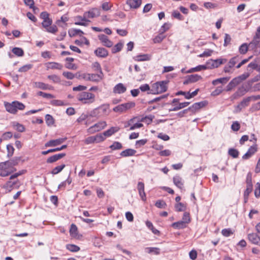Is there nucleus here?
Instances as JSON below:
<instances>
[{"instance_id":"1","label":"nucleus","mask_w":260,"mask_h":260,"mask_svg":"<svg viewBox=\"0 0 260 260\" xmlns=\"http://www.w3.org/2000/svg\"><path fill=\"white\" fill-rule=\"evenodd\" d=\"M4 105L7 112L14 114L17 113L18 110H22L25 108L24 105L18 101H14L11 103L5 102Z\"/></svg>"},{"instance_id":"2","label":"nucleus","mask_w":260,"mask_h":260,"mask_svg":"<svg viewBox=\"0 0 260 260\" xmlns=\"http://www.w3.org/2000/svg\"><path fill=\"white\" fill-rule=\"evenodd\" d=\"M78 100L83 104H91L95 101V95L94 94L83 91L78 95Z\"/></svg>"},{"instance_id":"3","label":"nucleus","mask_w":260,"mask_h":260,"mask_svg":"<svg viewBox=\"0 0 260 260\" xmlns=\"http://www.w3.org/2000/svg\"><path fill=\"white\" fill-rule=\"evenodd\" d=\"M168 82V81H163L153 84L151 89V92L154 94H158L165 92L167 89Z\"/></svg>"},{"instance_id":"4","label":"nucleus","mask_w":260,"mask_h":260,"mask_svg":"<svg viewBox=\"0 0 260 260\" xmlns=\"http://www.w3.org/2000/svg\"><path fill=\"white\" fill-rule=\"evenodd\" d=\"M109 105H103L98 108L94 109L90 114L92 117H100L104 115H108L109 112Z\"/></svg>"},{"instance_id":"5","label":"nucleus","mask_w":260,"mask_h":260,"mask_svg":"<svg viewBox=\"0 0 260 260\" xmlns=\"http://www.w3.org/2000/svg\"><path fill=\"white\" fill-rule=\"evenodd\" d=\"M107 126V123L105 121H101L97 123L94 124L93 125L90 126L88 129L87 132L89 134H93L95 132H99L104 129Z\"/></svg>"},{"instance_id":"6","label":"nucleus","mask_w":260,"mask_h":260,"mask_svg":"<svg viewBox=\"0 0 260 260\" xmlns=\"http://www.w3.org/2000/svg\"><path fill=\"white\" fill-rule=\"evenodd\" d=\"M99 39L101 41L103 45L110 48L113 46V42L110 40L108 37L104 34H100L98 36Z\"/></svg>"},{"instance_id":"7","label":"nucleus","mask_w":260,"mask_h":260,"mask_svg":"<svg viewBox=\"0 0 260 260\" xmlns=\"http://www.w3.org/2000/svg\"><path fill=\"white\" fill-rule=\"evenodd\" d=\"M66 140L67 138H61L55 140H51L45 144V147H55L62 144Z\"/></svg>"},{"instance_id":"8","label":"nucleus","mask_w":260,"mask_h":260,"mask_svg":"<svg viewBox=\"0 0 260 260\" xmlns=\"http://www.w3.org/2000/svg\"><path fill=\"white\" fill-rule=\"evenodd\" d=\"M247 90L244 86L239 88L236 92H235L231 96V99L232 101L238 99L240 97L244 95L247 92Z\"/></svg>"},{"instance_id":"9","label":"nucleus","mask_w":260,"mask_h":260,"mask_svg":"<svg viewBox=\"0 0 260 260\" xmlns=\"http://www.w3.org/2000/svg\"><path fill=\"white\" fill-rule=\"evenodd\" d=\"M202 79V77L198 74H193L186 77V79L184 81L183 84L187 85L189 83H194Z\"/></svg>"},{"instance_id":"10","label":"nucleus","mask_w":260,"mask_h":260,"mask_svg":"<svg viewBox=\"0 0 260 260\" xmlns=\"http://www.w3.org/2000/svg\"><path fill=\"white\" fill-rule=\"evenodd\" d=\"M207 104L206 101H202L193 104L191 106L189 107V109L192 113H195L201 108L205 107Z\"/></svg>"},{"instance_id":"11","label":"nucleus","mask_w":260,"mask_h":260,"mask_svg":"<svg viewBox=\"0 0 260 260\" xmlns=\"http://www.w3.org/2000/svg\"><path fill=\"white\" fill-rule=\"evenodd\" d=\"M100 12L99 9L94 8L88 12H85L84 13V17L88 18H93L100 16Z\"/></svg>"},{"instance_id":"12","label":"nucleus","mask_w":260,"mask_h":260,"mask_svg":"<svg viewBox=\"0 0 260 260\" xmlns=\"http://www.w3.org/2000/svg\"><path fill=\"white\" fill-rule=\"evenodd\" d=\"M137 189L142 200L145 201L146 197L144 191V184L142 182H139L137 185Z\"/></svg>"},{"instance_id":"13","label":"nucleus","mask_w":260,"mask_h":260,"mask_svg":"<svg viewBox=\"0 0 260 260\" xmlns=\"http://www.w3.org/2000/svg\"><path fill=\"white\" fill-rule=\"evenodd\" d=\"M248 239L252 243L255 245H260V237L257 234H249Z\"/></svg>"},{"instance_id":"14","label":"nucleus","mask_w":260,"mask_h":260,"mask_svg":"<svg viewBox=\"0 0 260 260\" xmlns=\"http://www.w3.org/2000/svg\"><path fill=\"white\" fill-rule=\"evenodd\" d=\"M94 53L97 56L102 58H105L108 55V50L102 47L98 48L94 51Z\"/></svg>"},{"instance_id":"15","label":"nucleus","mask_w":260,"mask_h":260,"mask_svg":"<svg viewBox=\"0 0 260 260\" xmlns=\"http://www.w3.org/2000/svg\"><path fill=\"white\" fill-rule=\"evenodd\" d=\"M257 151L256 145L251 146L247 151V152L242 156L244 159L249 158L253 154Z\"/></svg>"},{"instance_id":"16","label":"nucleus","mask_w":260,"mask_h":260,"mask_svg":"<svg viewBox=\"0 0 260 260\" xmlns=\"http://www.w3.org/2000/svg\"><path fill=\"white\" fill-rule=\"evenodd\" d=\"M66 155V153H62L60 154L53 155L49 157H48L46 160V162L49 164L53 163L57 160L62 158Z\"/></svg>"},{"instance_id":"17","label":"nucleus","mask_w":260,"mask_h":260,"mask_svg":"<svg viewBox=\"0 0 260 260\" xmlns=\"http://www.w3.org/2000/svg\"><path fill=\"white\" fill-rule=\"evenodd\" d=\"M34 86L36 88L43 90L52 89L53 87L41 82H36L34 83Z\"/></svg>"},{"instance_id":"18","label":"nucleus","mask_w":260,"mask_h":260,"mask_svg":"<svg viewBox=\"0 0 260 260\" xmlns=\"http://www.w3.org/2000/svg\"><path fill=\"white\" fill-rule=\"evenodd\" d=\"M126 88L122 83H118L113 88V92L121 94L125 92Z\"/></svg>"},{"instance_id":"19","label":"nucleus","mask_w":260,"mask_h":260,"mask_svg":"<svg viewBox=\"0 0 260 260\" xmlns=\"http://www.w3.org/2000/svg\"><path fill=\"white\" fill-rule=\"evenodd\" d=\"M142 4V0H127L126 4L128 5L131 8L137 9Z\"/></svg>"},{"instance_id":"20","label":"nucleus","mask_w":260,"mask_h":260,"mask_svg":"<svg viewBox=\"0 0 260 260\" xmlns=\"http://www.w3.org/2000/svg\"><path fill=\"white\" fill-rule=\"evenodd\" d=\"M46 67L47 69L61 70L63 66L61 64L58 62H49L46 63Z\"/></svg>"},{"instance_id":"21","label":"nucleus","mask_w":260,"mask_h":260,"mask_svg":"<svg viewBox=\"0 0 260 260\" xmlns=\"http://www.w3.org/2000/svg\"><path fill=\"white\" fill-rule=\"evenodd\" d=\"M227 60L226 59L218 58L215 60H211L212 62L211 66L213 68H218L220 64H223L226 62Z\"/></svg>"},{"instance_id":"22","label":"nucleus","mask_w":260,"mask_h":260,"mask_svg":"<svg viewBox=\"0 0 260 260\" xmlns=\"http://www.w3.org/2000/svg\"><path fill=\"white\" fill-rule=\"evenodd\" d=\"M190 104L189 102H183V103H179L177 105H175V106L174 108H173L172 109H169V111H178L180 109H181L184 107H187L188 105H189Z\"/></svg>"},{"instance_id":"23","label":"nucleus","mask_w":260,"mask_h":260,"mask_svg":"<svg viewBox=\"0 0 260 260\" xmlns=\"http://www.w3.org/2000/svg\"><path fill=\"white\" fill-rule=\"evenodd\" d=\"M103 74H89L90 79L89 81L98 82L102 79Z\"/></svg>"},{"instance_id":"24","label":"nucleus","mask_w":260,"mask_h":260,"mask_svg":"<svg viewBox=\"0 0 260 260\" xmlns=\"http://www.w3.org/2000/svg\"><path fill=\"white\" fill-rule=\"evenodd\" d=\"M136 153V150L133 149H127L120 153V155L123 157L133 156Z\"/></svg>"},{"instance_id":"25","label":"nucleus","mask_w":260,"mask_h":260,"mask_svg":"<svg viewBox=\"0 0 260 260\" xmlns=\"http://www.w3.org/2000/svg\"><path fill=\"white\" fill-rule=\"evenodd\" d=\"M119 129L118 127H112L103 133L104 136H105V137H110L115 133L117 132Z\"/></svg>"},{"instance_id":"26","label":"nucleus","mask_w":260,"mask_h":260,"mask_svg":"<svg viewBox=\"0 0 260 260\" xmlns=\"http://www.w3.org/2000/svg\"><path fill=\"white\" fill-rule=\"evenodd\" d=\"M174 184L179 188L182 189L183 187V183L182 181V178L179 176H176L173 178Z\"/></svg>"},{"instance_id":"27","label":"nucleus","mask_w":260,"mask_h":260,"mask_svg":"<svg viewBox=\"0 0 260 260\" xmlns=\"http://www.w3.org/2000/svg\"><path fill=\"white\" fill-rule=\"evenodd\" d=\"M172 226L177 229H182L186 228V224L182 220L178 222H174L172 224Z\"/></svg>"},{"instance_id":"28","label":"nucleus","mask_w":260,"mask_h":260,"mask_svg":"<svg viewBox=\"0 0 260 260\" xmlns=\"http://www.w3.org/2000/svg\"><path fill=\"white\" fill-rule=\"evenodd\" d=\"M230 80V77H223L218 78L212 81V83L213 85H216L218 84H225Z\"/></svg>"},{"instance_id":"29","label":"nucleus","mask_w":260,"mask_h":260,"mask_svg":"<svg viewBox=\"0 0 260 260\" xmlns=\"http://www.w3.org/2000/svg\"><path fill=\"white\" fill-rule=\"evenodd\" d=\"M251 100V98H250V96L244 99L238 105V108L241 109L242 108L247 106L249 105V102H250Z\"/></svg>"},{"instance_id":"30","label":"nucleus","mask_w":260,"mask_h":260,"mask_svg":"<svg viewBox=\"0 0 260 260\" xmlns=\"http://www.w3.org/2000/svg\"><path fill=\"white\" fill-rule=\"evenodd\" d=\"M259 42V41H257L256 39H253V40L248 45V48L253 50L256 53V51L257 49V45Z\"/></svg>"},{"instance_id":"31","label":"nucleus","mask_w":260,"mask_h":260,"mask_svg":"<svg viewBox=\"0 0 260 260\" xmlns=\"http://www.w3.org/2000/svg\"><path fill=\"white\" fill-rule=\"evenodd\" d=\"M145 251L148 253H153L158 255L160 253V249L157 247H146Z\"/></svg>"},{"instance_id":"32","label":"nucleus","mask_w":260,"mask_h":260,"mask_svg":"<svg viewBox=\"0 0 260 260\" xmlns=\"http://www.w3.org/2000/svg\"><path fill=\"white\" fill-rule=\"evenodd\" d=\"M207 67L206 65H199L195 68H192L189 70L187 73H190L195 72H199L201 70H206Z\"/></svg>"},{"instance_id":"33","label":"nucleus","mask_w":260,"mask_h":260,"mask_svg":"<svg viewBox=\"0 0 260 260\" xmlns=\"http://www.w3.org/2000/svg\"><path fill=\"white\" fill-rule=\"evenodd\" d=\"M253 185H246V189L244 193V197L245 199V202H247L249 194L252 190Z\"/></svg>"},{"instance_id":"34","label":"nucleus","mask_w":260,"mask_h":260,"mask_svg":"<svg viewBox=\"0 0 260 260\" xmlns=\"http://www.w3.org/2000/svg\"><path fill=\"white\" fill-rule=\"evenodd\" d=\"M76 78L78 79H83L85 81H89L90 79L89 74L88 73H76Z\"/></svg>"},{"instance_id":"35","label":"nucleus","mask_w":260,"mask_h":260,"mask_svg":"<svg viewBox=\"0 0 260 260\" xmlns=\"http://www.w3.org/2000/svg\"><path fill=\"white\" fill-rule=\"evenodd\" d=\"M136 61H145L149 60V58L147 54L139 55L134 57Z\"/></svg>"},{"instance_id":"36","label":"nucleus","mask_w":260,"mask_h":260,"mask_svg":"<svg viewBox=\"0 0 260 260\" xmlns=\"http://www.w3.org/2000/svg\"><path fill=\"white\" fill-rule=\"evenodd\" d=\"M248 50V44L247 43H243L239 47V52L241 54H245L247 53Z\"/></svg>"},{"instance_id":"37","label":"nucleus","mask_w":260,"mask_h":260,"mask_svg":"<svg viewBox=\"0 0 260 260\" xmlns=\"http://www.w3.org/2000/svg\"><path fill=\"white\" fill-rule=\"evenodd\" d=\"M66 165L62 164L60 166H58L55 167L51 171V174L53 175H56L60 172L65 167Z\"/></svg>"},{"instance_id":"38","label":"nucleus","mask_w":260,"mask_h":260,"mask_svg":"<svg viewBox=\"0 0 260 260\" xmlns=\"http://www.w3.org/2000/svg\"><path fill=\"white\" fill-rule=\"evenodd\" d=\"M165 38V35H164L162 32H159V34L153 39V42L154 43H159Z\"/></svg>"},{"instance_id":"39","label":"nucleus","mask_w":260,"mask_h":260,"mask_svg":"<svg viewBox=\"0 0 260 260\" xmlns=\"http://www.w3.org/2000/svg\"><path fill=\"white\" fill-rule=\"evenodd\" d=\"M47 78L55 83H59L61 82L60 77L56 75H49L47 76Z\"/></svg>"},{"instance_id":"40","label":"nucleus","mask_w":260,"mask_h":260,"mask_svg":"<svg viewBox=\"0 0 260 260\" xmlns=\"http://www.w3.org/2000/svg\"><path fill=\"white\" fill-rule=\"evenodd\" d=\"M12 51L18 56H22L24 55L23 50L20 48L15 47L12 49Z\"/></svg>"},{"instance_id":"41","label":"nucleus","mask_w":260,"mask_h":260,"mask_svg":"<svg viewBox=\"0 0 260 260\" xmlns=\"http://www.w3.org/2000/svg\"><path fill=\"white\" fill-rule=\"evenodd\" d=\"M123 44L121 42H119L116 44L113 48L112 49V52L113 53H116L118 52H119L122 48Z\"/></svg>"},{"instance_id":"42","label":"nucleus","mask_w":260,"mask_h":260,"mask_svg":"<svg viewBox=\"0 0 260 260\" xmlns=\"http://www.w3.org/2000/svg\"><path fill=\"white\" fill-rule=\"evenodd\" d=\"M66 248L68 250L72 252H77L80 250V247L74 244H67Z\"/></svg>"},{"instance_id":"43","label":"nucleus","mask_w":260,"mask_h":260,"mask_svg":"<svg viewBox=\"0 0 260 260\" xmlns=\"http://www.w3.org/2000/svg\"><path fill=\"white\" fill-rule=\"evenodd\" d=\"M18 182V180L12 182L11 181H8L4 185V187L7 189H9V191H11L13 186L17 184Z\"/></svg>"},{"instance_id":"44","label":"nucleus","mask_w":260,"mask_h":260,"mask_svg":"<svg viewBox=\"0 0 260 260\" xmlns=\"http://www.w3.org/2000/svg\"><path fill=\"white\" fill-rule=\"evenodd\" d=\"M123 106V109L124 112L127 110L134 107L135 106V103L133 102H130L122 104Z\"/></svg>"},{"instance_id":"45","label":"nucleus","mask_w":260,"mask_h":260,"mask_svg":"<svg viewBox=\"0 0 260 260\" xmlns=\"http://www.w3.org/2000/svg\"><path fill=\"white\" fill-rule=\"evenodd\" d=\"M79 32L84 34V32L81 30L78 29H69L68 31L69 35L71 37H73L76 35H78Z\"/></svg>"},{"instance_id":"46","label":"nucleus","mask_w":260,"mask_h":260,"mask_svg":"<svg viewBox=\"0 0 260 260\" xmlns=\"http://www.w3.org/2000/svg\"><path fill=\"white\" fill-rule=\"evenodd\" d=\"M229 154L232 156L233 158H237L238 157L239 152V151L234 148H230L228 151Z\"/></svg>"},{"instance_id":"47","label":"nucleus","mask_w":260,"mask_h":260,"mask_svg":"<svg viewBox=\"0 0 260 260\" xmlns=\"http://www.w3.org/2000/svg\"><path fill=\"white\" fill-rule=\"evenodd\" d=\"M175 208L176 210L178 212L183 211L186 210V206L182 203H178L176 204Z\"/></svg>"},{"instance_id":"48","label":"nucleus","mask_w":260,"mask_h":260,"mask_svg":"<svg viewBox=\"0 0 260 260\" xmlns=\"http://www.w3.org/2000/svg\"><path fill=\"white\" fill-rule=\"evenodd\" d=\"M240 57L239 55L236 56L234 57H232L228 62V64H229L232 68H233L237 62L239 60Z\"/></svg>"},{"instance_id":"49","label":"nucleus","mask_w":260,"mask_h":260,"mask_svg":"<svg viewBox=\"0 0 260 260\" xmlns=\"http://www.w3.org/2000/svg\"><path fill=\"white\" fill-rule=\"evenodd\" d=\"M45 120L47 124L49 126L53 124L54 122L53 117L49 114H47L45 116Z\"/></svg>"},{"instance_id":"50","label":"nucleus","mask_w":260,"mask_h":260,"mask_svg":"<svg viewBox=\"0 0 260 260\" xmlns=\"http://www.w3.org/2000/svg\"><path fill=\"white\" fill-rule=\"evenodd\" d=\"M20 160V157H15L13 159H11L10 161H8V166L9 167H13L16 166L18 165L19 161Z\"/></svg>"},{"instance_id":"51","label":"nucleus","mask_w":260,"mask_h":260,"mask_svg":"<svg viewBox=\"0 0 260 260\" xmlns=\"http://www.w3.org/2000/svg\"><path fill=\"white\" fill-rule=\"evenodd\" d=\"M62 75L68 79L72 80L75 77H76V74H74L73 73L70 72H63Z\"/></svg>"},{"instance_id":"52","label":"nucleus","mask_w":260,"mask_h":260,"mask_svg":"<svg viewBox=\"0 0 260 260\" xmlns=\"http://www.w3.org/2000/svg\"><path fill=\"white\" fill-rule=\"evenodd\" d=\"M122 147V144L119 142H114L112 145L110 146L112 150H118Z\"/></svg>"},{"instance_id":"53","label":"nucleus","mask_w":260,"mask_h":260,"mask_svg":"<svg viewBox=\"0 0 260 260\" xmlns=\"http://www.w3.org/2000/svg\"><path fill=\"white\" fill-rule=\"evenodd\" d=\"M7 149L8 151L7 156L8 157H11L13 155L14 151V148L13 146L10 144H8L7 145Z\"/></svg>"},{"instance_id":"54","label":"nucleus","mask_w":260,"mask_h":260,"mask_svg":"<svg viewBox=\"0 0 260 260\" xmlns=\"http://www.w3.org/2000/svg\"><path fill=\"white\" fill-rule=\"evenodd\" d=\"M24 2L26 6L29 7L30 8L32 9L35 11V9H38L37 7L34 6V0H24Z\"/></svg>"},{"instance_id":"55","label":"nucleus","mask_w":260,"mask_h":260,"mask_svg":"<svg viewBox=\"0 0 260 260\" xmlns=\"http://www.w3.org/2000/svg\"><path fill=\"white\" fill-rule=\"evenodd\" d=\"M94 138L95 139V142L100 143L101 142L104 141V140L105 139V136H104L103 134H100L94 136Z\"/></svg>"},{"instance_id":"56","label":"nucleus","mask_w":260,"mask_h":260,"mask_svg":"<svg viewBox=\"0 0 260 260\" xmlns=\"http://www.w3.org/2000/svg\"><path fill=\"white\" fill-rule=\"evenodd\" d=\"M32 67V65L31 64H26L20 68L18 71L20 72H25L31 69Z\"/></svg>"},{"instance_id":"57","label":"nucleus","mask_w":260,"mask_h":260,"mask_svg":"<svg viewBox=\"0 0 260 260\" xmlns=\"http://www.w3.org/2000/svg\"><path fill=\"white\" fill-rule=\"evenodd\" d=\"M37 95L39 96H42L43 98L47 99H53L54 98L53 95L50 93H45L42 91H39L37 93Z\"/></svg>"},{"instance_id":"58","label":"nucleus","mask_w":260,"mask_h":260,"mask_svg":"<svg viewBox=\"0 0 260 260\" xmlns=\"http://www.w3.org/2000/svg\"><path fill=\"white\" fill-rule=\"evenodd\" d=\"M171 27V24L169 23H164L159 30V32H162L163 34L165 32L167 31Z\"/></svg>"},{"instance_id":"59","label":"nucleus","mask_w":260,"mask_h":260,"mask_svg":"<svg viewBox=\"0 0 260 260\" xmlns=\"http://www.w3.org/2000/svg\"><path fill=\"white\" fill-rule=\"evenodd\" d=\"M172 15L173 17L178 19L179 20H182L183 19V16L181 15L180 12L178 11H174L172 12Z\"/></svg>"},{"instance_id":"60","label":"nucleus","mask_w":260,"mask_h":260,"mask_svg":"<svg viewBox=\"0 0 260 260\" xmlns=\"http://www.w3.org/2000/svg\"><path fill=\"white\" fill-rule=\"evenodd\" d=\"M231 39V37L229 34H225L223 44L224 47H226L228 45L230 44Z\"/></svg>"},{"instance_id":"61","label":"nucleus","mask_w":260,"mask_h":260,"mask_svg":"<svg viewBox=\"0 0 260 260\" xmlns=\"http://www.w3.org/2000/svg\"><path fill=\"white\" fill-rule=\"evenodd\" d=\"M254 195L256 198H259L260 197V183L259 182L256 183L255 185Z\"/></svg>"},{"instance_id":"62","label":"nucleus","mask_w":260,"mask_h":260,"mask_svg":"<svg viewBox=\"0 0 260 260\" xmlns=\"http://www.w3.org/2000/svg\"><path fill=\"white\" fill-rule=\"evenodd\" d=\"M223 91L222 87L221 86H219L216 88L214 91H213L211 93V95L212 96H217L220 94Z\"/></svg>"},{"instance_id":"63","label":"nucleus","mask_w":260,"mask_h":260,"mask_svg":"<svg viewBox=\"0 0 260 260\" xmlns=\"http://www.w3.org/2000/svg\"><path fill=\"white\" fill-rule=\"evenodd\" d=\"M221 234L225 237H229L232 235L233 233L230 229H224L222 230Z\"/></svg>"},{"instance_id":"64","label":"nucleus","mask_w":260,"mask_h":260,"mask_svg":"<svg viewBox=\"0 0 260 260\" xmlns=\"http://www.w3.org/2000/svg\"><path fill=\"white\" fill-rule=\"evenodd\" d=\"M166 205L165 202L162 200H158L155 203V206L159 208H165Z\"/></svg>"}]
</instances>
